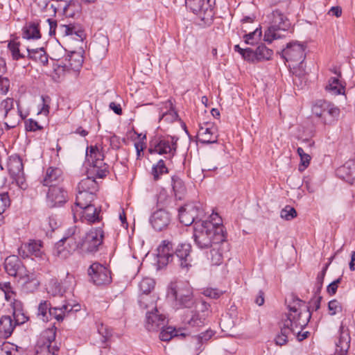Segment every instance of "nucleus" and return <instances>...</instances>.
<instances>
[{
    "instance_id": "1",
    "label": "nucleus",
    "mask_w": 355,
    "mask_h": 355,
    "mask_svg": "<svg viewBox=\"0 0 355 355\" xmlns=\"http://www.w3.org/2000/svg\"><path fill=\"white\" fill-rule=\"evenodd\" d=\"M211 218V220H200L193 225L194 243L201 250L209 249L213 244L223 243L226 241L220 217L218 214H213Z\"/></svg>"
},
{
    "instance_id": "2",
    "label": "nucleus",
    "mask_w": 355,
    "mask_h": 355,
    "mask_svg": "<svg viewBox=\"0 0 355 355\" xmlns=\"http://www.w3.org/2000/svg\"><path fill=\"white\" fill-rule=\"evenodd\" d=\"M300 299L293 300V304L288 306L289 312L286 313L279 323L280 332L275 339V344L279 346L286 345L291 334L295 335L298 329L305 328L311 319V313L307 307L304 311L301 307Z\"/></svg>"
},
{
    "instance_id": "3",
    "label": "nucleus",
    "mask_w": 355,
    "mask_h": 355,
    "mask_svg": "<svg viewBox=\"0 0 355 355\" xmlns=\"http://www.w3.org/2000/svg\"><path fill=\"white\" fill-rule=\"evenodd\" d=\"M268 18L270 26L265 31L263 40L267 43L270 44L273 40L282 37L278 32L279 31H287L291 26V23L287 17L277 9L268 15Z\"/></svg>"
},
{
    "instance_id": "4",
    "label": "nucleus",
    "mask_w": 355,
    "mask_h": 355,
    "mask_svg": "<svg viewBox=\"0 0 355 355\" xmlns=\"http://www.w3.org/2000/svg\"><path fill=\"white\" fill-rule=\"evenodd\" d=\"M168 295L175 299V305L178 309L190 308L194 303L193 290L187 282L172 283L168 288Z\"/></svg>"
},
{
    "instance_id": "5",
    "label": "nucleus",
    "mask_w": 355,
    "mask_h": 355,
    "mask_svg": "<svg viewBox=\"0 0 355 355\" xmlns=\"http://www.w3.org/2000/svg\"><path fill=\"white\" fill-rule=\"evenodd\" d=\"M312 113L322 124L332 125L338 121L340 110L331 102L319 100L312 106Z\"/></svg>"
},
{
    "instance_id": "6",
    "label": "nucleus",
    "mask_w": 355,
    "mask_h": 355,
    "mask_svg": "<svg viewBox=\"0 0 355 355\" xmlns=\"http://www.w3.org/2000/svg\"><path fill=\"white\" fill-rule=\"evenodd\" d=\"M86 156L88 162L92 159L89 172L95 175L96 178H103L108 173V166L103 162L104 153L102 149L97 146H91L87 148Z\"/></svg>"
},
{
    "instance_id": "7",
    "label": "nucleus",
    "mask_w": 355,
    "mask_h": 355,
    "mask_svg": "<svg viewBox=\"0 0 355 355\" xmlns=\"http://www.w3.org/2000/svg\"><path fill=\"white\" fill-rule=\"evenodd\" d=\"M73 307L69 304H63L62 306L52 307L50 302L42 300L37 308V317L44 322H48L55 318L58 322L62 321L67 313L72 311Z\"/></svg>"
},
{
    "instance_id": "8",
    "label": "nucleus",
    "mask_w": 355,
    "mask_h": 355,
    "mask_svg": "<svg viewBox=\"0 0 355 355\" xmlns=\"http://www.w3.org/2000/svg\"><path fill=\"white\" fill-rule=\"evenodd\" d=\"M177 141L171 136L155 137L150 141L148 151L150 154L167 155L166 157L171 159L176 153Z\"/></svg>"
},
{
    "instance_id": "9",
    "label": "nucleus",
    "mask_w": 355,
    "mask_h": 355,
    "mask_svg": "<svg viewBox=\"0 0 355 355\" xmlns=\"http://www.w3.org/2000/svg\"><path fill=\"white\" fill-rule=\"evenodd\" d=\"M56 331L57 328L53 324L42 333L37 345V355H58L60 348L55 343Z\"/></svg>"
},
{
    "instance_id": "10",
    "label": "nucleus",
    "mask_w": 355,
    "mask_h": 355,
    "mask_svg": "<svg viewBox=\"0 0 355 355\" xmlns=\"http://www.w3.org/2000/svg\"><path fill=\"white\" fill-rule=\"evenodd\" d=\"M185 4L187 8L198 15L205 24L211 22L214 15L213 8L214 1H211V0H185Z\"/></svg>"
},
{
    "instance_id": "11",
    "label": "nucleus",
    "mask_w": 355,
    "mask_h": 355,
    "mask_svg": "<svg viewBox=\"0 0 355 355\" xmlns=\"http://www.w3.org/2000/svg\"><path fill=\"white\" fill-rule=\"evenodd\" d=\"M178 212L180 221L185 226L199 222L204 214L202 205L199 202L187 203L179 208Z\"/></svg>"
},
{
    "instance_id": "12",
    "label": "nucleus",
    "mask_w": 355,
    "mask_h": 355,
    "mask_svg": "<svg viewBox=\"0 0 355 355\" xmlns=\"http://www.w3.org/2000/svg\"><path fill=\"white\" fill-rule=\"evenodd\" d=\"M305 49L306 46L304 44L291 42L287 44L281 55L286 62L302 64L306 57Z\"/></svg>"
},
{
    "instance_id": "13",
    "label": "nucleus",
    "mask_w": 355,
    "mask_h": 355,
    "mask_svg": "<svg viewBox=\"0 0 355 355\" xmlns=\"http://www.w3.org/2000/svg\"><path fill=\"white\" fill-rule=\"evenodd\" d=\"M103 231L101 227L92 229L85 237L82 236V250L90 253L98 251L103 243Z\"/></svg>"
},
{
    "instance_id": "14",
    "label": "nucleus",
    "mask_w": 355,
    "mask_h": 355,
    "mask_svg": "<svg viewBox=\"0 0 355 355\" xmlns=\"http://www.w3.org/2000/svg\"><path fill=\"white\" fill-rule=\"evenodd\" d=\"M191 245L189 243H182L178 245L173 253V259H176L177 264L181 271L187 273L193 266V259L191 256Z\"/></svg>"
},
{
    "instance_id": "15",
    "label": "nucleus",
    "mask_w": 355,
    "mask_h": 355,
    "mask_svg": "<svg viewBox=\"0 0 355 355\" xmlns=\"http://www.w3.org/2000/svg\"><path fill=\"white\" fill-rule=\"evenodd\" d=\"M73 218L76 219L78 214L83 221L89 224L96 223L102 220L101 207L96 206L95 204L91 206L85 207L79 210L76 207H72Z\"/></svg>"
},
{
    "instance_id": "16",
    "label": "nucleus",
    "mask_w": 355,
    "mask_h": 355,
    "mask_svg": "<svg viewBox=\"0 0 355 355\" xmlns=\"http://www.w3.org/2000/svg\"><path fill=\"white\" fill-rule=\"evenodd\" d=\"M88 275L92 282L97 286L111 282L110 271L98 263H94L89 266Z\"/></svg>"
},
{
    "instance_id": "17",
    "label": "nucleus",
    "mask_w": 355,
    "mask_h": 355,
    "mask_svg": "<svg viewBox=\"0 0 355 355\" xmlns=\"http://www.w3.org/2000/svg\"><path fill=\"white\" fill-rule=\"evenodd\" d=\"M46 200L51 208L60 207L68 200L67 191L59 185L49 187Z\"/></svg>"
},
{
    "instance_id": "18",
    "label": "nucleus",
    "mask_w": 355,
    "mask_h": 355,
    "mask_svg": "<svg viewBox=\"0 0 355 355\" xmlns=\"http://www.w3.org/2000/svg\"><path fill=\"white\" fill-rule=\"evenodd\" d=\"M167 322L165 315L160 313L157 307L146 312V327L148 331L163 329Z\"/></svg>"
},
{
    "instance_id": "19",
    "label": "nucleus",
    "mask_w": 355,
    "mask_h": 355,
    "mask_svg": "<svg viewBox=\"0 0 355 355\" xmlns=\"http://www.w3.org/2000/svg\"><path fill=\"white\" fill-rule=\"evenodd\" d=\"M171 222V216L168 211L159 209L155 211L150 218V223L157 231H162Z\"/></svg>"
},
{
    "instance_id": "20",
    "label": "nucleus",
    "mask_w": 355,
    "mask_h": 355,
    "mask_svg": "<svg viewBox=\"0 0 355 355\" xmlns=\"http://www.w3.org/2000/svg\"><path fill=\"white\" fill-rule=\"evenodd\" d=\"M339 334L338 341L336 343L334 355H347L351 340L349 331L347 327L341 324L339 329Z\"/></svg>"
},
{
    "instance_id": "21",
    "label": "nucleus",
    "mask_w": 355,
    "mask_h": 355,
    "mask_svg": "<svg viewBox=\"0 0 355 355\" xmlns=\"http://www.w3.org/2000/svg\"><path fill=\"white\" fill-rule=\"evenodd\" d=\"M63 180V173L58 167L49 166L47 168L41 183L44 186L51 187L58 185Z\"/></svg>"
},
{
    "instance_id": "22",
    "label": "nucleus",
    "mask_w": 355,
    "mask_h": 355,
    "mask_svg": "<svg viewBox=\"0 0 355 355\" xmlns=\"http://www.w3.org/2000/svg\"><path fill=\"white\" fill-rule=\"evenodd\" d=\"M4 268L9 275L14 277L21 275L22 272L24 271L21 261L16 255H11L6 259Z\"/></svg>"
},
{
    "instance_id": "23",
    "label": "nucleus",
    "mask_w": 355,
    "mask_h": 355,
    "mask_svg": "<svg viewBox=\"0 0 355 355\" xmlns=\"http://www.w3.org/2000/svg\"><path fill=\"white\" fill-rule=\"evenodd\" d=\"M206 126L200 125L198 137L202 144H214L217 142V135L214 133L210 123H206Z\"/></svg>"
},
{
    "instance_id": "24",
    "label": "nucleus",
    "mask_w": 355,
    "mask_h": 355,
    "mask_svg": "<svg viewBox=\"0 0 355 355\" xmlns=\"http://www.w3.org/2000/svg\"><path fill=\"white\" fill-rule=\"evenodd\" d=\"M184 328H175L171 326L167 327L162 330L159 334V338L162 341H169L173 338H185L187 334L184 332Z\"/></svg>"
},
{
    "instance_id": "25",
    "label": "nucleus",
    "mask_w": 355,
    "mask_h": 355,
    "mask_svg": "<svg viewBox=\"0 0 355 355\" xmlns=\"http://www.w3.org/2000/svg\"><path fill=\"white\" fill-rule=\"evenodd\" d=\"M224 243H225L213 244L209 247L210 250L207 252V257L211 265L219 266L223 263V256L222 246Z\"/></svg>"
},
{
    "instance_id": "26",
    "label": "nucleus",
    "mask_w": 355,
    "mask_h": 355,
    "mask_svg": "<svg viewBox=\"0 0 355 355\" xmlns=\"http://www.w3.org/2000/svg\"><path fill=\"white\" fill-rule=\"evenodd\" d=\"M96 198L95 193L92 191H78L76 198V207L80 209L94 205L93 202Z\"/></svg>"
},
{
    "instance_id": "27",
    "label": "nucleus",
    "mask_w": 355,
    "mask_h": 355,
    "mask_svg": "<svg viewBox=\"0 0 355 355\" xmlns=\"http://www.w3.org/2000/svg\"><path fill=\"white\" fill-rule=\"evenodd\" d=\"M171 186L173 196L175 200H182L184 199L187 189L183 180L177 175L171 177Z\"/></svg>"
},
{
    "instance_id": "28",
    "label": "nucleus",
    "mask_w": 355,
    "mask_h": 355,
    "mask_svg": "<svg viewBox=\"0 0 355 355\" xmlns=\"http://www.w3.org/2000/svg\"><path fill=\"white\" fill-rule=\"evenodd\" d=\"M62 9L66 17L73 18L80 13L82 6L78 0H69L68 1H64V5Z\"/></svg>"
},
{
    "instance_id": "29",
    "label": "nucleus",
    "mask_w": 355,
    "mask_h": 355,
    "mask_svg": "<svg viewBox=\"0 0 355 355\" xmlns=\"http://www.w3.org/2000/svg\"><path fill=\"white\" fill-rule=\"evenodd\" d=\"M15 326L10 316L3 315L0 318V335L5 338L10 337Z\"/></svg>"
},
{
    "instance_id": "30",
    "label": "nucleus",
    "mask_w": 355,
    "mask_h": 355,
    "mask_svg": "<svg viewBox=\"0 0 355 355\" xmlns=\"http://www.w3.org/2000/svg\"><path fill=\"white\" fill-rule=\"evenodd\" d=\"M23 37L28 40H37L41 37L40 31V26L38 22H29L26 26L24 28Z\"/></svg>"
},
{
    "instance_id": "31",
    "label": "nucleus",
    "mask_w": 355,
    "mask_h": 355,
    "mask_svg": "<svg viewBox=\"0 0 355 355\" xmlns=\"http://www.w3.org/2000/svg\"><path fill=\"white\" fill-rule=\"evenodd\" d=\"M8 168L10 175L21 174L24 171V165L22 159L18 155L12 156L10 157Z\"/></svg>"
},
{
    "instance_id": "32",
    "label": "nucleus",
    "mask_w": 355,
    "mask_h": 355,
    "mask_svg": "<svg viewBox=\"0 0 355 355\" xmlns=\"http://www.w3.org/2000/svg\"><path fill=\"white\" fill-rule=\"evenodd\" d=\"M325 88L333 95L344 94L345 92V87L338 77L330 78Z\"/></svg>"
},
{
    "instance_id": "33",
    "label": "nucleus",
    "mask_w": 355,
    "mask_h": 355,
    "mask_svg": "<svg viewBox=\"0 0 355 355\" xmlns=\"http://www.w3.org/2000/svg\"><path fill=\"white\" fill-rule=\"evenodd\" d=\"M339 171L345 173L347 181L351 184L355 185V160L347 161L340 168Z\"/></svg>"
},
{
    "instance_id": "34",
    "label": "nucleus",
    "mask_w": 355,
    "mask_h": 355,
    "mask_svg": "<svg viewBox=\"0 0 355 355\" xmlns=\"http://www.w3.org/2000/svg\"><path fill=\"white\" fill-rule=\"evenodd\" d=\"M157 297L154 294H140L139 297V304L141 309H153L157 307L155 305Z\"/></svg>"
},
{
    "instance_id": "35",
    "label": "nucleus",
    "mask_w": 355,
    "mask_h": 355,
    "mask_svg": "<svg viewBox=\"0 0 355 355\" xmlns=\"http://www.w3.org/2000/svg\"><path fill=\"white\" fill-rule=\"evenodd\" d=\"M72 254L71 251H69V248L64 243V241L60 239L55 245L53 248V254L61 259H67L70 254Z\"/></svg>"
},
{
    "instance_id": "36",
    "label": "nucleus",
    "mask_w": 355,
    "mask_h": 355,
    "mask_svg": "<svg viewBox=\"0 0 355 355\" xmlns=\"http://www.w3.org/2000/svg\"><path fill=\"white\" fill-rule=\"evenodd\" d=\"M78 191H88L95 193L98 189V184L94 177H87L82 180L78 185Z\"/></svg>"
},
{
    "instance_id": "37",
    "label": "nucleus",
    "mask_w": 355,
    "mask_h": 355,
    "mask_svg": "<svg viewBox=\"0 0 355 355\" xmlns=\"http://www.w3.org/2000/svg\"><path fill=\"white\" fill-rule=\"evenodd\" d=\"M159 254L161 257H166L167 261L173 260V243L168 241H163L158 247Z\"/></svg>"
},
{
    "instance_id": "38",
    "label": "nucleus",
    "mask_w": 355,
    "mask_h": 355,
    "mask_svg": "<svg viewBox=\"0 0 355 355\" xmlns=\"http://www.w3.org/2000/svg\"><path fill=\"white\" fill-rule=\"evenodd\" d=\"M60 31L65 36L76 35L80 40L83 39L84 32L80 28H78L71 24L68 25H61Z\"/></svg>"
},
{
    "instance_id": "39",
    "label": "nucleus",
    "mask_w": 355,
    "mask_h": 355,
    "mask_svg": "<svg viewBox=\"0 0 355 355\" xmlns=\"http://www.w3.org/2000/svg\"><path fill=\"white\" fill-rule=\"evenodd\" d=\"M272 55V50L266 47L263 44L259 45L256 49L257 62L269 60Z\"/></svg>"
},
{
    "instance_id": "40",
    "label": "nucleus",
    "mask_w": 355,
    "mask_h": 355,
    "mask_svg": "<svg viewBox=\"0 0 355 355\" xmlns=\"http://www.w3.org/2000/svg\"><path fill=\"white\" fill-rule=\"evenodd\" d=\"M31 256H34L36 258L44 259V253L42 251V244L40 241H32L27 243Z\"/></svg>"
},
{
    "instance_id": "41",
    "label": "nucleus",
    "mask_w": 355,
    "mask_h": 355,
    "mask_svg": "<svg viewBox=\"0 0 355 355\" xmlns=\"http://www.w3.org/2000/svg\"><path fill=\"white\" fill-rule=\"evenodd\" d=\"M155 282L153 279L149 277L143 278L139 282V288L141 294H151L155 288Z\"/></svg>"
},
{
    "instance_id": "42",
    "label": "nucleus",
    "mask_w": 355,
    "mask_h": 355,
    "mask_svg": "<svg viewBox=\"0 0 355 355\" xmlns=\"http://www.w3.org/2000/svg\"><path fill=\"white\" fill-rule=\"evenodd\" d=\"M329 263H330L325 264L323 266L322 270L317 275L315 287L313 288V293L315 295H319L321 292V290H322V286H323L324 279L327 268L329 266Z\"/></svg>"
},
{
    "instance_id": "43",
    "label": "nucleus",
    "mask_w": 355,
    "mask_h": 355,
    "mask_svg": "<svg viewBox=\"0 0 355 355\" xmlns=\"http://www.w3.org/2000/svg\"><path fill=\"white\" fill-rule=\"evenodd\" d=\"M167 173L168 168L163 159H159L152 168V175L155 181L158 180L160 175Z\"/></svg>"
},
{
    "instance_id": "44",
    "label": "nucleus",
    "mask_w": 355,
    "mask_h": 355,
    "mask_svg": "<svg viewBox=\"0 0 355 355\" xmlns=\"http://www.w3.org/2000/svg\"><path fill=\"white\" fill-rule=\"evenodd\" d=\"M23 283L26 286L29 284H33V289H35L39 286V282L36 279L35 275L32 272H27L24 268V271L22 272L21 275H19Z\"/></svg>"
},
{
    "instance_id": "45",
    "label": "nucleus",
    "mask_w": 355,
    "mask_h": 355,
    "mask_svg": "<svg viewBox=\"0 0 355 355\" xmlns=\"http://www.w3.org/2000/svg\"><path fill=\"white\" fill-rule=\"evenodd\" d=\"M64 243L69 248V251L72 252L78 249L82 250V235L77 237H70L64 240Z\"/></svg>"
},
{
    "instance_id": "46",
    "label": "nucleus",
    "mask_w": 355,
    "mask_h": 355,
    "mask_svg": "<svg viewBox=\"0 0 355 355\" xmlns=\"http://www.w3.org/2000/svg\"><path fill=\"white\" fill-rule=\"evenodd\" d=\"M301 302H302V304H301V307H302V309L303 311H304V307H307L309 309V313L311 314V308L313 309V310H315V311H317L320 309V302L322 300V297L319 295H315L314 293V297L311 299V302H309L310 303V306H306L305 304V302H303L302 300H300Z\"/></svg>"
},
{
    "instance_id": "47",
    "label": "nucleus",
    "mask_w": 355,
    "mask_h": 355,
    "mask_svg": "<svg viewBox=\"0 0 355 355\" xmlns=\"http://www.w3.org/2000/svg\"><path fill=\"white\" fill-rule=\"evenodd\" d=\"M8 48L11 53L13 60H18L24 57L19 51V42L10 41L8 44Z\"/></svg>"
},
{
    "instance_id": "48",
    "label": "nucleus",
    "mask_w": 355,
    "mask_h": 355,
    "mask_svg": "<svg viewBox=\"0 0 355 355\" xmlns=\"http://www.w3.org/2000/svg\"><path fill=\"white\" fill-rule=\"evenodd\" d=\"M261 36V28H257L253 32L244 35L245 42L248 44L253 45L257 40Z\"/></svg>"
},
{
    "instance_id": "49",
    "label": "nucleus",
    "mask_w": 355,
    "mask_h": 355,
    "mask_svg": "<svg viewBox=\"0 0 355 355\" xmlns=\"http://www.w3.org/2000/svg\"><path fill=\"white\" fill-rule=\"evenodd\" d=\"M0 109L3 111V114L6 117L14 110L13 98H7L3 100L0 104Z\"/></svg>"
},
{
    "instance_id": "50",
    "label": "nucleus",
    "mask_w": 355,
    "mask_h": 355,
    "mask_svg": "<svg viewBox=\"0 0 355 355\" xmlns=\"http://www.w3.org/2000/svg\"><path fill=\"white\" fill-rule=\"evenodd\" d=\"M82 234H82L80 228L76 225H73V226L69 227L65 231V232L61 239L64 241V240L67 239L68 238L73 237V236L78 238V236H80Z\"/></svg>"
},
{
    "instance_id": "51",
    "label": "nucleus",
    "mask_w": 355,
    "mask_h": 355,
    "mask_svg": "<svg viewBox=\"0 0 355 355\" xmlns=\"http://www.w3.org/2000/svg\"><path fill=\"white\" fill-rule=\"evenodd\" d=\"M280 216L286 220H291L297 216V211L293 207L286 206L281 211Z\"/></svg>"
},
{
    "instance_id": "52",
    "label": "nucleus",
    "mask_w": 355,
    "mask_h": 355,
    "mask_svg": "<svg viewBox=\"0 0 355 355\" xmlns=\"http://www.w3.org/2000/svg\"><path fill=\"white\" fill-rule=\"evenodd\" d=\"M98 334L102 336V342L105 343L112 336V330L103 324H98Z\"/></svg>"
},
{
    "instance_id": "53",
    "label": "nucleus",
    "mask_w": 355,
    "mask_h": 355,
    "mask_svg": "<svg viewBox=\"0 0 355 355\" xmlns=\"http://www.w3.org/2000/svg\"><path fill=\"white\" fill-rule=\"evenodd\" d=\"M14 323L17 324H22L28 320V317L19 309H14L13 311Z\"/></svg>"
},
{
    "instance_id": "54",
    "label": "nucleus",
    "mask_w": 355,
    "mask_h": 355,
    "mask_svg": "<svg viewBox=\"0 0 355 355\" xmlns=\"http://www.w3.org/2000/svg\"><path fill=\"white\" fill-rule=\"evenodd\" d=\"M328 309L329 311V314L331 315H334L336 313L341 312L343 307L340 302L338 300H332L328 303Z\"/></svg>"
},
{
    "instance_id": "55",
    "label": "nucleus",
    "mask_w": 355,
    "mask_h": 355,
    "mask_svg": "<svg viewBox=\"0 0 355 355\" xmlns=\"http://www.w3.org/2000/svg\"><path fill=\"white\" fill-rule=\"evenodd\" d=\"M178 118V113L173 110H170L162 114L159 121H164L166 123H172L176 121Z\"/></svg>"
},
{
    "instance_id": "56",
    "label": "nucleus",
    "mask_w": 355,
    "mask_h": 355,
    "mask_svg": "<svg viewBox=\"0 0 355 355\" xmlns=\"http://www.w3.org/2000/svg\"><path fill=\"white\" fill-rule=\"evenodd\" d=\"M202 294L211 299H218L223 294V291L217 288H206L203 290Z\"/></svg>"
},
{
    "instance_id": "57",
    "label": "nucleus",
    "mask_w": 355,
    "mask_h": 355,
    "mask_svg": "<svg viewBox=\"0 0 355 355\" xmlns=\"http://www.w3.org/2000/svg\"><path fill=\"white\" fill-rule=\"evenodd\" d=\"M10 205V200L8 193L6 192L0 193V216L5 211Z\"/></svg>"
},
{
    "instance_id": "58",
    "label": "nucleus",
    "mask_w": 355,
    "mask_h": 355,
    "mask_svg": "<svg viewBox=\"0 0 355 355\" xmlns=\"http://www.w3.org/2000/svg\"><path fill=\"white\" fill-rule=\"evenodd\" d=\"M243 51L242 57L244 60L252 62H257L256 50L253 51L250 48H246Z\"/></svg>"
},
{
    "instance_id": "59",
    "label": "nucleus",
    "mask_w": 355,
    "mask_h": 355,
    "mask_svg": "<svg viewBox=\"0 0 355 355\" xmlns=\"http://www.w3.org/2000/svg\"><path fill=\"white\" fill-rule=\"evenodd\" d=\"M25 128L27 131L31 132H35L42 128L36 121L32 119H28L25 121Z\"/></svg>"
},
{
    "instance_id": "60",
    "label": "nucleus",
    "mask_w": 355,
    "mask_h": 355,
    "mask_svg": "<svg viewBox=\"0 0 355 355\" xmlns=\"http://www.w3.org/2000/svg\"><path fill=\"white\" fill-rule=\"evenodd\" d=\"M0 289L3 291L5 294V298L8 301L12 294L10 283L8 282H0Z\"/></svg>"
},
{
    "instance_id": "61",
    "label": "nucleus",
    "mask_w": 355,
    "mask_h": 355,
    "mask_svg": "<svg viewBox=\"0 0 355 355\" xmlns=\"http://www.w3.org/2000/svg\"><path fill=\"white\" fill-rule=\"evenodd\" d=\"M28 53V57L35 61H39L40 56H42L44 52L43 48L38 49H27Z\"/></svg>"
},
{
    "instance_id": "62",
    "label": "nucleus",
    "mask_w": 355,
    "mask_h": 355,
    "mask_svg": "<svg viewBox=\"0 0 355 355\" xmlns=\"http://www.w3.org/2000/svg\"><path fill=\"white\" fill-rule=\"evenodd\" d=\"M12 178L15 180L20 189L25 190L27 188L24 171L21 172V174L12 175Z\"/></svg>"
},
{
    "instance_id": "63",
    "label": "nucleus",
    "mask_w": 355,
    "mask_h": 355,
    "mask_svg": "<svg viewBox=\"0 0 355 355\" xmlns=\"http://www.w3.org/2000/svg\"><path fill=\"white\" fill-rule=\"evenodd\" d=\"M10 87V80L8 78L0 76V94H6Z\"/></svg>"
},
{
    "instance_id": "64",
    "label": "nucleus",
    "mask_w": 355,
    "mask_h": 355,
    "mask_svg": "<svg viewBox=\"0 0 355 355\" xmlns=\"http://www.w3.org/2000/svg\"><path fill=\"white\" fill-rule=\"evenodd\" d=\"M342 277H339L337 279L332 282L331 284H329L327 288V292L330 295H334L336 294L338 284L341 282Z\"/></svg>"
}]
</instances>
